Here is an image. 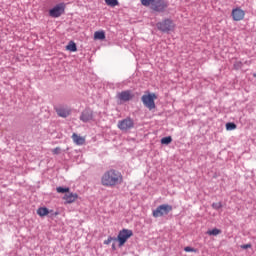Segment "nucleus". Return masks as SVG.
<instances>
[{
  "label": "nucleus",
  "instance_id": "nucleus-1",
  "mask_svg": "<svg viewBox=\"0 0 256 256\" xmlns=\"http://www.w3.org/2000/svg\"><path fill=\"white\" fill-rule=\"evenodd\" d=\"M121 183H123V174L115 169L107 170L101 177L103 187H117Z\"/></svg>",
  "mask_w": 256,
  "mask_h": 256
},
{
  "label": "nucleus",
  "instance_id": "nucleus-2",
  "mask_svg": "<svg viewBox=\"0 0 256 256\" xmlns=\"http://www.w3.org/2000/svg\"><path fill=\"white\" fill-rule=\"evenodd\" d=\"M133 237V231L130 229H122L119 231L116 241H118V246L123 247L127 243V240Z\"/></svg>",
  "mask_w": 256,
  "mask_h": 256
},
{
  "label": "nucleus",
  "instance_id": "nucleus-3",
  "mask_svg": "<svg viewBox=\"0 0 256 256\" xmlns=\"http://www.w3.org/2000/svg\"><path fill=\"white\" fill-rule=\"evenodd\" d=\"M117 127L118 129H120V131L127 133V131H131V129L135 127V121L133 120V118L127 117L118 121Z\"/></svg>",
  "mask_w": 256,
  "mask_h": 256
},
{
  "label": "nucleus",
  "instance_id": "nucleus-4",
  "mask_svg": "<svg viewBox=\"0 0 256 256\" xmlns=\"http://www.w3.org/2000/svg\"><path fill=\"white\" fill-rule=\"evenodd\" d=\"M156 27L159 31H162V33H169V31L175 30V23H173L171 19H165L162 22H158Z\"/></svg>",
  "mask_w": 256,
  "mask_h": 256
},
{
  "label": "nucleus",
  "instance_id": "nucleus-5",
  "mask_svg": "<svg viewBox=\"0 0 256 256\" xmlns=\"http://www.w3.org/2000/svg\"><path fill=\"white\" fill-rule=\"evenodd\" d=\"M173 211V206L168 205V204H162L158 206L153 212L152 215L153 217H163L165 215H169Z\"/></svg>",
  "mask_w": 256,
  "mask_h": 256
},
{
  "label": "nucleus",
  "instance_id": "nucleus-6",
  "mask_svg": "<svg viewBox=\"0 0 256 256\" xmlns=\"http://www.w3.org/2000/svg\"><path fill=\"white\" fill-rule=\"evenodd\" d=\"M155 99H157V95H155V93H151L143 95L141 101L149 111H153V109H155Z\"/></svg>",
  "mask_w": 256,
  "mask_h": 256
},
{
  "label": "nucleus",
  "instance_id": "nucleus-7",
  "mask_svg": "<svg viewBox=\"0 0 256 256\" xmlns=\"http://www.w3.org/2000/svg\"><path fill=\"white\" fill-rule=\"evenodd\" d=\"M151 9L157 13H163L167 7H169V2L167 0H153L151 4Z\"/></svg>",
  "mask_w": 256,
  "mask_h": 256
},
{
  "label": "nucleus",
  "instance_id": "nucleus-8",
  "mask_svg": "<svg viewBox=\"0 0 256 256\" xmlns=\"http://www.w3.org/2000/svg\"><path fill=\"white\" fill-rule=\"evenodd\" d=\"M63 13H65V4H58L49 11L50 17L53 18L61 17Z\"/></svg>",
  "mask_w": 256,
  "mask_h": 256
},
{
  "label": "nucleus",
  "instance_id": "nucleus-9",
  "mask_svg": "<svg viewBox=\"0 0 256 256\" xmlns=\"http://www.w3.org/2000/svg\"><path fill=\"white\" fill-rule=\"evenodd\" d=\"M117 97L120 101H123L124 103H127V101H131L133 97H135V94L131 92V90H125L117 94Z\"/></svg>",
  "mask_w": 256,
  "mask_h": 256
},
{
  "label": "nucleus",
  "instance_id": "nucleus-10",
  "mask_svg": "<svg viewBox=\"0 0 256 256\" xmlns=\"http://www.w3.org/2000/svg\"><path fill=\"white\" fill-rule=\"evenodd\" d=\"M55 111L59 117H69L71 115V108L67 106H60V107H55Z\"/></svg>",
  "mask_w": 256,
  "mask_h": 256
},
{
  "label": "nucleus",
  "instance_id": "nucleus-11",
  "mask_svg": "<svg viewBox=\"0 0 256 256\" xmlns=\"http://www.w3.org/2000/svg\"><path fill=\"white\" fill-rule=\"evenodd\" d=\"M232 19L234 21H243L245 19V12L241 8H235L232 10Z\"/></svg>",
  "mask_w": 256,
  "mask_h": 256
},
{
  "label": "nucleus",
  "instance_id": "nucleus-12",
  "mask_svg": "<svg viewBox=\"0 0 256 256\" xmlns=\"http://www.w3.org/2000/svg\"><path fill=\"white\" fill-rule=\"evenodd\" d=\"M93 120V110L86 108L81 116H80V121H83V123H88V121Z\"/></svg>",
  "mask_w": 256,
  "mask_h": 256
},
{
  "label": "nucleus",
  "instance_id": "nucleus-13",
  "mask_svg": "<svg viewBox=\"0 0 256 256\" xmlns=\"http://www.w3.org/2000/svg\"><path fill=\"white\" fill-rule=\"evenodd\" d=\"M79 198V195H77V193H66L63 197L64 201H66V203L71 204V203H75V201H77V199Z\"/></svg>",
  "mask_w": 256,
  "mask_h": 256
},
{
  "label": "nucleus",
  "instance_id": "nucleus-14",
  "mask_svg": "<svg viewBox=\"0 0 256 256\" xmlns=\"http://www.w3.org/2000/svg\"><path fill=\"white\" fill-rule=\"evenodd\" d=\"M72 141L75 143V145L81 146L85 145V137L84 136H79L77 133L72 134Z\"/></svg>",
  "mask_w": 256,
  "mask_h": 256
},
{
  "label": "nucleus",
  "instance_id": "nucleus-15",
  "mask_svg": "<svg viewBox=\"0 0 256 256\" xmlns=\"http://www.w3.org/2000/svg\"><path fill=\"white\" fill-rule=\"evenodd\" d=\"M48 214L49 209L47 207H40L37 209V215H39V217H47Z\"/></svg>",
  "mask_w": 256,
  "mask_h": 256
},
{
  "label": "nucleus",
  "instance_id": "nucleus-16",
  "mask_svg": "<svg viewBox=\"0 0 256 256\" xmlns=\"http://www.w3.org/2000/svg\"><path fill=\"white\" fill-rule=\"evenodd\" d=\"M66 50L71 51V53H75V51H77V44H75L73 41H70L66 46Z\"/></svg>",
  "mask_w": 256,
  "mask_h": 256
},
{
  "label": "nucleus",
  "instance_id": "nucleus-17",
  "mask_svg": "<svg viewBox=\"0 0 256 256\" xmlns=\"http://www.w3.org/2000/svg\"><path fill=\"white\" fill-rule=\"evenodd\" d=\"M94 39H98L100 41H103V39H105V32L104 31H96L94 33Z\"/></svg>",
  "mask_w": 256,
  "mask_h": 256
},
{
  "label": "nucleus",
  "instance_id": "nucleus-18",
  "mask_svg": "<svg viewBox=\"0 0 256 256\" xmlns=\"http://www.w3.org/2000/svg\"><path fill=\"white\" fill-rule=\"evenodd\" d=\"M108 7H117L119 5L118 0H104Z\"/></svg>",
  "mask_w": 256,
  "mask_h": 256
},
{
  "label": "nucleus",
  "instance_id": "nucleus-19",
  "mask_svg": "<svg viewBox=\"0 0 256 256\" xmlns=\"http://www.w3.org/2000/svg\"><path fill=\"white\" fill-rule=\"evenodd\" d=\"M234 129H237V124L233 122L226 123V130L227 131H234Z\"/></svg>",
  "mask_w": 256,
  "mask_h": 256
},
{
  "label": "nucleus",
  "instance_id": "nucleus-20",
  "mask_svg": "<svg viewBox=\"0 0 256 256\" xmlns=\"http://www.w3.org/2000/svg\"><path fill=\"white\" fill-rule=\"evenodd\" d=\"M207 235H214V236L221 235V230L217 229V228H214L212 230H208Z\"/></svg>",
  "mask_w": 256,
  "mask_h": 256
},
{
  "label": "nucleus",
  "instance_id": "nucleus-21",
  "mask_svg": "<svg viewBox=\"0 0 256 256\" xmlns=\"http://www.w3.org/2000/svg\"><path fill=\"white\" fill-rule=\"evenodd\" d=\"M171 141H173V138H171V136H167L161 139L162 145H169Z\"/></svg>",
  "mask_w": 256,
  "mask_h": 256
},
{
  "label": "nucleus",
  "instance_id": "nucleus-22",
  "mask_svg": "<svg viewBox=\"0 0 256 256\" xmlns=\"http://www.w3.org/2000/svg\"><path fill=\"white\" fill-rule=\"evenodd\" d=\"M117 241L116 237L109 236L107 240H104V245H110L111 243H115Z\"/></svg>",
  "mask_w": 256,
  "mask_h": 256
},
{
  "label": "nucleus",
  "instance_id": "nucleus-23",
  "mask_svg": "<svg viewBox=\"0 0 256 256\" xmlns=\"http://www.w3.org/2000/svg\"><path fill=\"white\" fill-rule=\"evenodd\" d=\"M142 5H144V7H151V5L153 4V0H141Z\"/></svg>",
  "mask_w": 256,
  "mask_h": 256
},
{
  "label": "nucleus",
  "instance_id": "nucleus-24",
  "mask_svg": "<svg viewBox=\"0 0 256 256\" xmlns=\"http://www.w3.org/2000/svg\"><path fill=\"white\" fill-rule=\"evenodd\" d=\"M57 193H69V188L57 187Z\"/></svg>",
  "mask_w": 256,
  "mask_h": 256
},
{
  "label": "nucleus",
  "instance_id": "nucleus-25",
  "mask_svg": "<svg viewBox=\"0 0 256 256\" xmlns=\"http://www.w3.org/2000/svg\"><path fill=\"white\" fill-rule=\"evenodd\" d=\"M213 209H221V207H223V204H221V202H216L212 204Z\"/></svg>",
  "mask_w": 256,
  "mask_h": 256
},
{
  "label": "nucleus",
  "instance_id": "nucleus-26",
  "mask_svg": "<svg viewBox=\"0 0 256 256\" xmlns=\"http://www.w3.org/2000/svg\"><path fill=\"white\" fill-rule=\"evenodd\" d=\"M184 251H185L186 253H195V251H197V250H195V249L192 248V247L187 246V247L184 248Z\"/></svg>",
  "mask_w": 256,
  "mask_h": 256
},
{
  "label": "nucleus",
  "instance_id": "nucleus-27",
  "mask_svg": "<svg viewBox=\"0 0 256 256\" xmlns=\"http://www.w3.org/2000/svg\"><path fill=\"white\" fill-rule=\"evenodd\" d=\"M53 155H59L61 153V148L56 147L52 150Z\"/></svg>",
  "mask_w": 256,
  "mask_h": 256
},
{
  "label": "nucleus",
  "instance_id": "nucleus-28",
  "mask_svg": "<svg viewBox=\"0 0 256 256\" xmlns=\"http://www.w3.org/2000/svg\"><path fill=\"white\" fill-rule=\"evenodd\" d=\"M234 67H235V69H240V67H243V63L242 62H236L234 64Z\"/></svg>",
  "mask_w": 256,
  "mask_h": 256
},
{
  "label": "nucleus",
  "instance_id": "nucleus-29",
  "mask_svg": "<svg viewBox=\"0 0 256 256\" xmlns=\"http://www.w3.org/2000/svg\"><path fill=\"white\" fill-rule=\"evenodd\" d=\"M241 249H251V244H244L241 246Z\"/></svg>",
  "mask_w": 256,
  "mask_h": 256
},
{
  "label": "nucleus",
  "instance_id": "nucleus-30",
  "mask_svg": "<svg viewBox=\"0 0 256 256\" xmlns=\"http://www.w3.org/2000/svg\"><path fill=\"white\" fill-rule=\"evenodd\" d=\"M112 251H117V245H115V242L112 244Z\"/></svg>",
  "mask_w": 256,
  "mask_h": 256
},
{
  "label": "nucleus",
  "instance_id": "nucleus-31",
  "mask_svg": "<svg viewBox=\"0 0 256 256\" xmlns=\"http://www.w3.org/2000/svg\"><path fill=\"white\" fill-rule=\"evenodd\" d=\"M253 77H255V78H256V73H254V74H253Z\"/></svg>",
  "mask_w": 256,
  "mask_h": 256
}]
</instances>
